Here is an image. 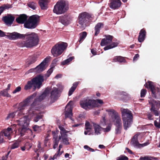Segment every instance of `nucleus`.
I'll return each instance as SVG.
<instances>
[{"label":"nucleus","instance_id":"0eeeda50","mask_svg":"<svg viewBox=\"0 0 160 160\" xmlns=\"http://www.w3.org/2000/svg\"><path fill=\"white\" fill-rule=\"evenodd\" d=\"M112 36L109 35L106 36L105 38L102 39L101 43V46H103L107 45L104 48L105 50L111 49L117 46L118 43L112 42Z\"/></svg>","mask_w":160,"mask_h":160},{"label":"nucleus","instance_id":"412c9836","mask_svg":"<svg viewBox=\"0 0 160 160\" xmlns=\"http://www.w3.org/2000/svg\"><path fill=\"white\" fill-rule=\"evenodd\" d=\"M52 134L53 135V148L54 149L56 148L58 145L59 141V137L58 138L57 135L56 134V133L54 131L52 132Z\"/></svg>","mask_w":160,"mask_h":160},{"label":"nucleus","instance_id":"49530a36","mask_svg":"<svg viewBox=\"0 0 160 160\" xmlns=\"http://www.w3.org/2000/svg\"><path fill=\"white\" fill-rule=\"evenodd\" d=\"M53 67H51L50 68L48 71H47V73L46 74V75L47 76V77H49L51 73L53 71Z\"/></svg>","mask_w":160,"mask_h":160},{"label":"nucleus","instance_id":"37998d69","mask_svg":"<svg viewBox=\"0 0 160 160\" xmlns=\"http://www.w3.org/2000/svg\"><path fill=\"white\" fill-rule=\"evenodd\" d=\"M16 112H12L9 113L8 116L7 117L6 119H8L10 118H14L16 114Z\"/></svg>","mask_w":160,"mask_h":160},{"label":"nucleus","instance_id":"cd10ccee","mask_svg":"<svg viewBox=\"0 0 160 160\" xmlns=\"http://www.w3.org/2000/svg\"><path fill=\"white\" fill-rule=\"evenodd\" d=\"M103 27V24L102 23H98L95 26V35L97 36L99 33L100 29Z\"/></svg>","mask_w":160,"mask_h":160},{"label":"nucleus","instance_id":"774afa93","mask_svg":"<svg viewBox=\"0 0 160 160\" xmlns=\"http://www.w3.org/2000/svg\"><path fill=\"white\" fill-rule=\"evenodd\" d=\"M152 115L151 114H149L148 115V119L150 120H152Z\"/></svg>","mask_w":160,"mask_h":160},{"label":"nucleus","instance_id":"e433bc0d","mask_svg":"<svg viewBox=\"0 0 160 160\" xmlns=\"http://www.w3.org/2000/svg\"><path fill=\"white\" fill-rule=\"evenodd\" d=\"M115 133L116 134H119L121 133L122 128V125H116Z\"/></svg>","mask_w":160,"mask_h":160},{"label":"nucleus","instance_id":"dca6fc26","mask_svg":"<svg viewBox=\"0 0 160 160\" xmlns=\"http://www.w3.org/2000/svg\"><path fill=\"white\" fill-rule=\"evenodd\" d=\"M149 104L151 106V110H156L160 109V101H156L152 99H150L149 101Z\"/></svg>","mask_w":160,"mask_h":160},{"label":"nucleus","instance_id":"c9c22d12","mask_svg":"<svg viewBox=\"0 0 160 160\" xmlns=\"http://www.w3.org/2000/svg\"><path fill=\"white\" fill-rule=\"evenodd\" d=\"M140 160H157V159L155 158L147 156L143 157H140Z\"/></svg>","mask_w":160,"mask_h":160},{"label":"nucleus","instance_id":"58836bf2","mask_svg":"<svg viewBox=\"0 0 160 160\" xmlns=\"http://www.w3.org/2000/svg\"><path fill=\"white\" fill-rule=\"evenodd\" d=\"M92 128V125L90 124V123L86 121L85 124V129L88 130V131H90V130Z\"/></svg>","mask_w":160,"mask_h":160},{"label":"nucleus","instance_id":"0e129e2a","mask_svg":"<svg viewBox=\"0 0 160 160\" xmlns=\"http://www.w3.org/2000/svg\"><path fill=\"white\" fill-rule=\"evenodd\" d=\"M29 72H36V69H35V68H32L31 69H30L29 71Z\"/></svg>","mask_w":160,"mask_h":160},{"label":"nucleus","instance_id":"6ab92c4d","mask_svg":"<svg viewBox=\"0 0 160 160\" xmlns=\"http://www.w3.org/2000/svg\"><path fill=\"white\" fill-rule=\"evenodd\" d=\"M121 4V2L120 0H111L109 7L112 9H115L120 7Z\"/></svg>","mask_w":160,"mask_h":160},{"label":"nucleus","instance_id":"79ce46f5","mask_svg":"<svg viewBox=\"0 0 160 160\" xmlns=\"http://www.w3.org/2000/svg\"><path fill=\"white\" fill-rule=\"evenodd\" d=\"M6 89L0 92V94L2 96L9 97L10 95L8 93Z\"/></svg>","mask_w":160,"mask_h":160},{"label":"nucleus","instance_id":"f704fd0d","mask_svg":"<svg viewBox=\"0 0 160 160\" xmlns=\"http://www.w3.org/2000/svg\"><path fill=\"white\" fill-rule=\"evenodd\" d=\"M28 5L29 8L33 10L35 9L36 8V4L33 2H28Z\"/></svg>","mask_w":160,"mask_h":160},{"label":"nucleus","instance_id":"6e6552de","mask_svg":"<svg viewBox=\"0 0 160 160\" xmlns=\"http://www.w3.org/2000/svg\"><path fill=\"white\" fill-rule=\"evenodd\" d=\"M17 121L18 122V124L21 126L18 130L21 136L24 135L25 132L27 130H28L31 131L28 128L29 120L27 116H25L23 118H21L20 120H18Z\"/></svg>","mask_w":160,"mask_h":160},{"label":"nucleus","instance_id":"ddd939ff","mask_svg":"<svg viewBox=\"0 0 160 160\" xmlns=\"http://www.w3.org/2000/svg\"><path fill=\"white\" fill-rule=\"evenodd\" d=\"M148 84V88L152 92V96L153 97L156 98L157 95L160 96V89L158 88L155 87L152 82H148V83L146 84L147 86Z\"/></svg>","mask_w":160,"mask_h":160},{"label":"nucleus","instance_id":"393cba45","mask_svg":"<svg viewBox=\"0 0 160 160\" xmlns=\"http://www.w3.org/2000/svg\"><path fill=\"white\" fill-rule=\"evenodd\" d=\"M146 32L143 29L141 30L138 38V41L140 42L143 41L145 38Z\"/></svg>","mask_w":160,"mask_h":160},{"label":"nucleus","instance_id":"e2e57ef3","mask_svg":"<svg viewBox=\"0 0 160 160\" xmlns=\"http://www.w3.org/2000/svg\"><path fill=\"white\" fill-rule=\"evenodd\" d=\"M105 121L106 120L105 118L104 117H103L102 119L101 120V122L103 126H104V125L105 124Z\"/></svg>","mask_w":160,"mask_h":160},{"label":"nucleus","instance_id":"f8f14e48","mask_svg":"<svg viewBox=\"0 0 160 160\" xmlns=\"http://www.w3.org/2000/svg\"><path fill=\"white\" fill-rule=\"evenodd\" d=\"M36 93H34L32 95L29 96L26 100V101L22 102L19 104H17L16 106L18 110H22L25 109V108L27 106V103L30 102L36 96Z\"/></svg>","mask_w":160,"mask_h":160},{"label":"nucleus","instance_id":"5fc2aeb1","mask_svg":"<svg viewBox=\"0 0 160 160\" xmlns=\"http://www.w3.org/2000/svg\"><path fill=\"white\" fill-rule=\"evenodd\" d=\"M21 90V88L20 86H18L13 91V93H15L16 92H19Z\"/></svg>","mask_w":160,"mask_h":160},{"label":"nucleus","instance_id":"09e8293b","mask_svg":"<svg viewBox=\"0 0 160 160\" xmlns=\"http://www.w3.org/2000/svg\"><path fill=\"white\" fill-rule=\"evenodd\" d=\"M57 87H58V89H59V92H61L63 88V86L62 85V83H60L57 85Z\"/></svg>","mask_w":160,"mask_h":160},{"label":"nucleus","instance_id":"4d7b16f0","mask_svg":"<svg viewBox=\"0 0 160 160\" xmlns=\"http://www.w3.org/2000/svg\"><path fill=\"white\" fill-rule=\"evenodd\" d=\"M139 55L138 54H136L135 56H134L133 58V61L135 62L136 61H137L138 58L139 57Z\"/></svg>","mask_w":160,"mask_h":160},{"label":"nucleus","instance_id":"9b49d317","mask_svg":"<svg viewBox=\"0 0 160 160\" xmlns=\"http://www.w3.org/2000/svg\"><path fill=\"white\" fill-rule=\"evenodd\" d=\"M48 95V90L47 89L41 95L35 99L31 105L30 109H35V110H38L36 108H41L40 107L41 106L39 105V102L45 98Z\"/></svg>","mask_w":160,"mask_h":160},{"label":"nucleus","instance_id":"6e6d98bb","mask_svg":"<svg viewBox=\"0 0 160 160\" xmlns=\"http://www.w3.org/2000/svg\"><path fill=\"white\" fill-rule=\"evenodd\" d=\"M111 129V127L109 126H108L106 128H103V130L104 132H108Z\"/></svg>","mask_w":160,"mask_h":160},{"label":"nucleus","instance_id":"de8ad7c7","mask_svg":"<svg viewBox=\"0 0 160 160\" xmlns=\"http://www.w3.org/2000/svg\"><path fill=\"white\" fill-rule=\"evenodd\" d=\"M128 158L125 156H121L118 158L117 160H128Z\"/></svg>","mask_w":160,"mask_h":160},{"label":"nucleus","instance_id":"a18cd8bd","mask_svg":"<svg viewBox=\"0 0 160 160\" xmlns=\"http://www.w3.org/2000/svg\"><path fill=\"white\" fill-rule=\"evenodd\" d=\"M38 57V56L37 55L34 56L33 57L32 60L31 61L28 62V63L29 65H30L32 63H33L37 60V58Z\"/></svg>","mask_w":160,"mask_h":160},{"label":"nucleus","instance_id":"a19ab883","mask_svg":"<svg viewBox=\"0 0 160 160\" xmlns=\"http://www.w3.org/2000/svg\"><path fill=\"white\" fill-rule=\"evenodd\" d=\"M74 57H70L62 62V64L63 65L68 64L69 62L72 61L74 59Z\"/></svg>","mask_w":160,"mask_h":160},{"label":"nucleus","instance_id":"4c0bfd02","mask_svg":"<svg viewBox=\"0 0 160 160\" xmlns=\"http://www.w3.org/2000/svg\"><path fill=\"white\" fill-rule=\"evenodd\" d=\"M64 113L66 118H71L72 115V111H66Z\"/></svg>","mask_w":160,"mask_h":160},{"label":"nucleus","instance_id":"bb28decb","mask_svg":"<svg viewBox=\"0 0 160 160\" xmlns=\"http://www.w3.org/2000/svg\"><path fill=\"white\" fill-rule=\"evenodd\" d=\"M58 128L60 130V136H62L67 135V133L69 131H67L63 126L61 125L58 126Z\"/></svg>","mask_w":160,"mask_h":160},{"label":"nucleus","instance_id":"72a5a7b5","mask_svg":"<svg viewBox=\"0 0 160 160\" xmlns=\"http://www.w3.org/2000/svg\"><path fill=\"white\" fill-rule=\"evenodd\" d=\"M87 33L86 32H84L80 34V39L79 42L81 43L86 37Z\"/></svg>","mask_w":160,"mask_h":160},{"label":"nucleus","instance_id":"f257e3e1","mask_svg":"<svg viewBox=\"0 0 160 160\" xmlns=\"http://www.w3.org/2000/svg\"><path fill=\"white\" fill-rule=\"evenodd\" d=\"M5 36L9 39L14 40L22 38H26V40L22 43V46L31 48L37 45L39 41L38 36L36 33L32 32L25 34H21L16 32L7 33Z\"/></svg>","mask_w":160,"mask_h":160},{"label":"nucleus","instance_id":"052dcab7","mask_svg":"<svg viewBox=\"0 0 160 160\" xmlns=\"http://www.w3.org/2000/svg\"><path fill=\"white\" fill-rule=\"evenodd\" d=\"M61 149L59 148L58 149V151L57 152V153H56L55 155L54 156V158H56L58 155H60L61 154H59V152L60 151Z\"/></svg>","mask_w":160,"mask_h":160},{"label":"nucleus","instance_id":"4be33fe9","mask_svg":"<svg viewBox=\"0 0 160 160\" xmlns=\"http://www.w3.org/2000/svg\"><path fill=\"white\" fill-rule=\"evenodd\" d=\"M48 0H39V3L42 9L45 10L48 8Z\"/></svg>","mask_w":160,"mask_h":160},{"label":"nucleus","instance_id":"13d9d810","mask_svg":"<svg viewBox=\"0 0 160 160\" xmlns=\"http://www.w3.org/2000/svg\"><path fill=\"white\" fill-rule=\"evenodd\" d=\"M6 33L2 32L0 30V37H2L5 36Z\"/></svg>","mask_w":160,"mask_h":160},{"label":"nucleus","instance_id":"20e7f679","mask_svg":"<svg viewBox=\"0 0 160 160\" xmlns=\"http://www.w3.org/2000/svg\"><path fill=\"white\" fill-rule=\"evenodd\" d=\"M92 15L87 13L84 12L79 15L78 18V23L79 26L82 29H83L87 26V22L92 21Z\"/></svg>","mask_w":160,"mask_h":160},{"label":"nucleus","instance_id":"8fccbe9b","mask_svg":"<svg viewBox=\"0 0 160 160\" xmlns=\"http://www.w3.org/2000/svg\"><path fill=\"white\" fill-rule=\"evenodd\" d=\"M42 117V115L41 114H39L37 115L34 119V121L37 122Z\"/></svg>","mask_w":160,"mask_h":160},{"label":"nucleus","instance_id":"7c9ffc66","mask_svg":"<svg viewBox=\"0 0 160 160\" xmlns=\"http://www.w3.org/2000/svg\"><path fill=\"white\" fill-rule=\"evenodd\" d=\"M62 139V141L63 143L66 145H68L69 144L68 142V139L67 138V135L62 136H59V139Z\"/></svg>","mask_w":160,"mask_h":160},{"label":"nucleus","instance_id":"ea45409f","mask_svg":"<svg viewBox=\"0 0 160 160\" xmlns=\"http://www.w3.org/2000/svg\"><path fill=\"white\" fill-rule=\"evenodd\" d=\"M73 108V105L71 102H69L66 107L67 110H72Z\"/></svg>","mask_w":160,"mask_h":160},{"label":"nucleus","instance_id":"338daca9","mask_svg":"<svg viewBox=\"0 0 160 160\" xmlns=\"http://www.w3.org/2000/svg\"><path fill=\"white\" fill-rule=\"evenodd\" d=\"M62 75L61 74H58L55 77V78L57 79H58L59 78H61Z\"/></svg>","mask_w":160,"mask_h":160},{"label":"nucleus","instance_id":"2f4dec72","mask_svg":"<svg viewBox=\"0 0 160 160\" xmlns=\"http://www.w3.org/2000/svg\"><path fill=\"white\" fill-rule=\"evenodd\" d=\"M11 8H12L11 5L9 4L4 5L1 7H0V15L5 9H8Z\"/></svg>","mask_w":160,"mask_h":160},{"label":"nucleus","instance_id":"3c124183","mask_svg":"<svg viewBox=\"0 0 160 160\" xmlns=\"http://www.w3.org/2000/svg\"><path fill=\"white\" fill-rule=\"evenodd\" d=\"M147 91L146 90L142 89L141 90V97H143L146 95Z\"/></svg>","mask_w":160,"mask_h":160},{"label":"nucleus","instance_id":"a878e982","mask_svg":"<svg viewBox=\"0 0 160 160\" xmlns=\"http://www.w3.org/2000/svg\"><path fill=\"white\" fill-rule=\"evenodd\" d=\"M138 134L135 135L133 137L131 141V143L134 146H138L139 144L138 141Z\"/></svg>","mask_w":160,"mask_h":160},{"label":"nucleus","instance_id":"39448f33","mask_svg":"<svg viewBox=\"0 0 160 160\" xmlns=\"http://www.w3.org/2000/svg\"><path fill=\"white\" fill-rule=\"evenodd\" d=\"M124 128L126 130L132 122V115L130 111H122V112Z\"/></svg>","mask_w":160,"mask_h":160},{"label":"nucleus","instance_id":"423d86ee","mask_svg":"<svg viewBox=\"0 0 160 160\" xmlns=\"http://www.w3.org/2000/svg\"><path fill=\"white\" fill-rule=\"evenodd\" d=\"M68 5L64 0H61L57 2L54 6L53 12L57 14L64 13L68 9Z\"/></svg>","mask_w":160,"mask_h":160},{"label":"nucleus","instance_id":"bf43d9fd","mask_svg":"<svg viewBox=\"0 0 160 160\" xmlns=\"http://www.w3.org/2000/svg\"><path fill=\"white\" fill-rule=\"evenodd\" d=\"M39 127L37 125H35L33 127V128L35 131H37L39 129Z\"/></svg>","mask_w":160,"mask_h":160},{"label":"nucleus","instance_id":"f03ea898","mask_svg":"<svg viewBox=\"0 0 160 160\" xmlns=\"http://www.w3.org/2000/svg\"><path fill=\"white\" fill-rule=\"evenodd\" d=\"M43 77L39 75L32 78L31 80L28 81L27 83L24 87L25 90H28L31 88L32 86L35 90L36 88L39 89L42 85V83L44 81Z\"/></svg>","mask_w":160,"mask_h":160},{"label":"nucleus","instance_id":"c03bdc74","mask_svg":"<svg viewBox=\"0 0 160 160\" xmlns=\"http://www.w3.org/2000/svg\"><path fill=\"white\" fill-rule=\"evenodd\" d=\"M19 145V142L18 141H16L15 142L11 147V149H14L15 148H18Z\"/></svg>","mask_w":160,"mask_h":160},{"label":"nucleus","instance_id":"69168bd1","mask_svg":"<svg viewBox=\"0 0 160 160\" xmlns=\"http://www.w3.org/2000/svg\"><path fill=\"white\" fill-rule=\"evenodd\" d=\"M91 52L92 54L94 55L96 54V50L94 49H92L91 50Z\"/></svg>","mask_w":160,"mask_h":160},{"label":"nucleus","instance_id":"1a4fd4ad","mask_svg":"<svg viewBox=\"0 0 160 160\" xmlns=\"http://www.w3.org/2000/svg\"><path fill=\"white\" fill-rule=\"evenodd\" d=\"M67 44L61 42L56 44L52 49L51 52L54 57H57L61 55L66 49Z\"/></svg>","mask_w":160,"mask_h":160},{"label":"nucleus","instance_id":"b1692460","mask_svg":"<svg viewBox=\"0 0 160 160\" xmlns=\"http://www.w3.org/2000/svg\"><path fill=\"white\" fill-rule=\"evenodd\" d=\"M12 132V131L11 128H8L7 129L5 130L2 133V135H3L7 138L10 139L11 136Z\"/></svg>","mask_w":160,"mask_h":160},{"label":"nucleus","instance_id":"2eb2a0df","mask_svg":"<svg viewBox=\"0 0 160 160\" xmlns=\"http://www.w3.org/2000/svg\"><path fill=\"white\" fill-rule=\"evenodd\" d=\"M49 58H46L36 68V72H40L46 69L48 66L47 63L48 62Z\"/></svg>","mask_w":160,"mask_h":160},{"label":"nucleus","instance_id":"7ed1b4c3","mask_svg":"<svg viewBox=\"0 0 160 160\" xmlns=\"http://www.w3.org/2000/svg\"><path fill=\"white\" fill-rule=\"evenodd\" d=\"M103 103V101L101 99H85L80 101L81 107L83 109H86L89 108L99 107Z\"/></svg>","mask_w":160,"mask_h":160},{"label":"nucleus","instance_id":"603ef678","mask_svg":"<svg viewBox=\"0 0 160 160\" xmlns=\"http://www.w3.org/2000/svg\"><path fill=\"white\" fill-rule=\"evenodd\" d=\"M84 148L87 149L88 151H89L91 152H93L95 151V150L94 149L91 148L90 147H88L87 145H85L84 146Z\"/></svg>","mask_w":160,"mask_h":160},{"label":"nucleus","instance_id":"f3484780","mask_svg":"<svg viewBox=\"0 0 160 160\" xmlns=\"http://www.w3.org/2000/svg\"><path fill=\"white\" fill-rule=\"evenodd\" d=\"M59 96L58 89L56 88H53L51 91V97L53 102L56 100Z\"/></svg>","mask_w":160,"mask_h":160},{"label":"nucleus","instance_id":"5701e85b","mask_svg":"<svg viewBox=\"0 0 160 160\" xmlns=\"http://www.w3.org/2000/svg\"><path fill=\"white\" fill-rule=\"evenodd\" d=\"M27 17L25 14H22L20 15L16 19V21L19 23H23L26 21Z\"/></svg>","mask_w":160,"mask_h":160},{"label":"nucleus","instance_id":"a211bd4d","mask_svg":"<svg viewBox=\"0 0 160 160\" xmlns=\"http://www.w3.org/2000/svg\"><path fill=\"white\" fill-rule=\"evenodd\" d=\"M59 22L64 25H67L71 22V19L69 17L65 15L59 17Z\"/></svg>","mask_w":160,"mask_h":160},{"label":"nucleus","instance_id":"aec40b11","mask_svg":"<svg viewBox=\"0 0 160 160\" xmlns=\"http://www.w3.org/2000/svg\"><path fill=\"white\" fill-rule=\"evenodd\" d=\"M14 18L11 15H8L3 17V20L7 25H10L14 20Z\"/></svg>","mask_w":160,"mask_h":160},{"label":"nucleus","instance_id":"9d476101","mask_svg":"<svg viewBox=\"0 0 160 160\" xmlns=\"http://www.w3.org/2000/svg\"><path fill=\"white\" fill-rule=\"evenodd\" d=\"M39 20V17L38 15H32L29 17L28 21L24 23V27L28 28H34L38 25Z\"/></svg>","mask_w":160,"mask_h":160},{"label":"nucleus","instance_id":"c85d7f7f","mask_svg":"<svg viewBox=\"0 0 160 160\" xmlns=\"http://www.w3.org/2000/svg\"><path fill=\"white\" fill-rule=\"evenodd\" d=\"M78 84V82H76L74 83L72 85V87L70 88L68 92V95L70 96L72 95V94L73 92L75 90Z\"/></svg>","mask_w":160,"mask_h":160},{"label":"nucleus","instance_id":"473e14b6","mask_svg":"<svg viewBox=\"0 0 160 160\" xmlns=\"http://www.w3.org/2000/svg\"><path fill=\"white\" fill-rule=\"evenodd\" d=\"M94 127L95 130V133L96 134H98L100 133V132L101 130V128L100 127L96 124H94Z\"/></svg>","mask_w":160,"mask_h":160},{"label":"nucleus","instance_id":"864d4df0","mask_svg":"<svg viewBox=\"0 0 160 160\" xmlns=\"http://www.w3.org/2000/svg\"><path fill=\"white\" fill-rule=\"evenodd\" d=\"M159 122H158L156 121H154V125L155 126L158 128H160V116L159 117Z\"/></svg>","mask_w":160,"mask_h":160},{"label":"nucleus","instance_id":"680f3d73","mask_svg":"<svg viewBox=\"0 0 160 160\" xmlns=\"http://www.w3.org/2000/svg\"><path fill=\"white\" fill-rule=\"evenodd\" d=\"M58 61V60L57 59H55L53 61V62L52 63L53 66L52 67H53V68H54L55 67L56 64V63Z\"/></svg>","mask_w":160,"mask_h":160},{"label":"nucleus","instance_id":"4468645a","mask_svg":"<svg viewBox=\"0 0 160 160\" xmlns=\"http://www.w3.org/2000/svg\"><path fill=\"white\" fill-rule=\"evenodd\" d=\"M109 113L113 119L115 125H122L121 120L118 113L115 111H109Z\"/></svg>","mask_w":160,"mask_h":160},{"label":"nucleus","instance_id":"c756f323","mask_svg":"<svg viewBox=\"0 0 160 160\" xmlns=\"http://www.w3.org/2000/svg\"><path fill=\"white\" fill-rule=\"evenodd\" d=\"M114 62H125V61L123 57L121 56H116L113 59Z\"/></svg>","mask_w":160,"mask_h":160}]
</instances>
